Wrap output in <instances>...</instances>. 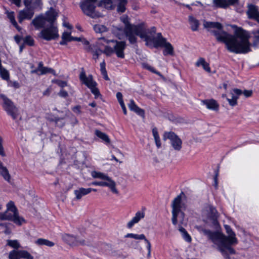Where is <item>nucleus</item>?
<instances>
[{"label":"nucleus","mask_w":259,"mask_h":259,"mask_svg":"<svg viewBox=\"0 0 259 259\" xmlns=\"http://www.w3.org/2000/svg\"><path fill=\"white\" fill-rule=\"evenodd\" d=\"M203 26L207 29H217L218 30L210 31L215 36L218 41L225 44L227 49L230 52L246 54L251 51V44L249 41V34L242 28L237 29L235 35H232L223 31V25L219 22L205 21Z\"/></svg>","instance_id":"f257e3e1"},{"label":"nucleus","mask_w":259,"mask_h":259,"mask_svg":"<svg viewBox=\"0 0 259 259\" xmlns=\"http://www.w3.org/2000/svg\"><path fill=\"white\" fill-rule=\"evenodd\" d=\"M224 227L228 235V236L208 229H204L202 231L209 240L217 246L218 249L224 257L230 259L229 254L235 253V250L231 247V245L236 244L238 243V240L235 237V233L230 226L225 225Z\"/></svg>","instance_id":"f03ea898"},{"label":"nucleus","mask_w":259,"mask_h":259,"mask_svg":"<svg viewBox=\"0 0 259 259\" xmlns=\"http://www.w3.org/2000/svg\"><path fill=\"white\" fill-rule=\"evenodd\" d=\"M91 174L93 178L102 180L101 181H93L91 183V185L107 187L110 189L113 193L115 194L118 193V190L116 188L115 182L107 174L96 170L92 171Z\"/></svg>","instance_id":"7ed1b4c3"},{"label":"nucleus","mask_w":259,"mask_h":259,"mask_svg":"<svg viewBox=\"0 0 259 259\" xmlns=\"http://www.w3.org/2000/svg\"><path fill=\"white\" fill-rule=\"evenodd\" d=\"M110 42L112 44V47L106 46L104 50V54L109 56L113 53H115L118 58H124V51L126 46L125 41L116 40H110L107 41V44Z\"/></svg>","instance_id":"20e7f679"},{"label":"nucleus","mask_w":259,"mask_h":259,"mask_svg":"<svg viewBox=\"0 0 259 259\" xmlns=\"http://www.w3.org/2000/svg\"><path fill=\"white\" fill-rule=\"evenodd\" d=\"M156 33V28L152 27L150 29H147L144 23L139 24V27L137 28L134 35L139 36L142 39H144L146 42V45L149 43H153L155 40V34Z\"/></svg>","instance_id":"39448f33"},{"label":"nucleus","mask_w":259,"mask_h":259,"mask_svg":"<svg viewBox=\"0 0 259 259\" xmlns=\"http://www.w3.org/2000/svg\"><path fill=\"white\" fill-rule=\"evenodd\" d=\"M97 0H83L80 3V7L83 13L92 18H96L103 16V15L95 10L98 6Z\"/></svg>","instance_id":"423d86ee"},{"label":"nucleus","mask_w":259,"mask_h":259,"mask_svg":"<svg viewBox=\"0 0 259 259\" xmlns=\"http://www.w3.org/2000/svg\"><path fill=\"white\" fill-rule=\"evenodd\" d=\"M120 20L125 25L124 32L128 41L131 44H136L137 41V38L134 35V33L139 27V24H131L129 22L128 18L127 16L124 15L122 16L120 18Z\"/></svg>","instance_id":"0eeeda50"},{"label":"nucleus","mask_w":259,"mask_h":259,"mask_svg":"<svg viewBox=\"0 0 259 259\" xmlns=\"http://www.w3.org/2000/svg\"><path fill=\"white\" fill-rule=\"evenodd\" d=\"M79 77L82 83L91 90V92L95 95V98H97L100 95L99 90L96 88L97 84L94 80L92 75L90 74L87 76L83 69L82 68Z\"/></svg>","instance_id":"6e6552de"},{"label":"nucleus","mask_w":259,"mask_h":259,"mask_svg":"<svg viewBox=\"0 0 259 259\" xmlns=\"http://www.w3.org/2000/svg\"><path fill=\"white\" fill-rule=\"evenodd\" d=\"M39 36L48 41L57 38L59 34L56 24L46 25L39 33Z\"/></svg>","instance_id":"1a4fd4ad"},{"label":"nucleus","mask_w":259,"mask_h":259,"mask_svg":"<svg viewBox=\"0 0 259 259\" xmlns=\"http://www.w3.org/2000/svg\"><path fill=\"white\" fill-rule=\"evenodd\" d=\"M213 4L215 7L227 9L230 6H234L237 12H243V4L239 0H213Z\"/></svg>","instance_id":"9d476101"},{"label":"nucleus","mask_w":259,"mask_h":259,"mask_svg":"<svg viewBox=\"0 0 259 259\" xmlns=\"http://www.w3.org/2000/svg\"><path fill=\"white\" fill-rule=\"evenodd\" d=\"M0 98L3 100V107L7 113L12 116L13 119H16L18 115V110L14 105L13 103L5 95L0 94Z\"/></svg>","instance_id":"9b49d317"},{"label":"nucleus","mask_w":259,"mask_h":259,"mask_svg":"<svg viewBox=\"0 0 259 259\" xmlns=\"http://www.w3.org/2000/svg\"><path fill=\"white\" fill-rule=\"evenodd\" d=\"M0 98L3 100V107L7 113L12 116L13 119H16L18 115V110L14 105L13 103L5 95L0 94Z\"/></svg>","instance_id":"f8f14e48"},{"label":"nucleus","mask_w":259,"mask_h":259,"mask_svg":"<svg viewBox=\"0 0 259 259\" xmlns=\"http://www.w3.org/2000/svg\"><path fill=\"white\" fill-rule=\"evenodd\" d=\"M166 139L170 140L171 145L175 150L180 151L182 148V140L174 132H165L163 134V140Z\"/></svg>","instance_id":"ddd939ff"},{"label":"nucleus","mask_w":259,"mask_h":259,"mask_svg":"<svg viewBox=\"0 0 259 259\" xmlns=\"http://www.w3.org/2000/svg\"><path fill=\"white\" fill-rule=\"evenodd\" d=\"M62 239L68 244L71 246H78L79 245H84L85 241L78 239L76 236L69 234H64L62 235Z\"/></svg>","instance_id":"4468645a"},{"label":"nucleus","mask_w":259,"mask_h":259,"mask_svg":"<svg viewBox=\"0 0 259 259\" xmlns=\"http://www.w3.org/2000/svg\"><path fill=\"white\" fill-rule=\"evenodd\" d=\"M10 211L6 210L4 212V214L6 215L7 218H10V219H6V220L11 221L13 222L15 224L18 225H21L22 223L25 221V220L19 216L18 213L15 212H9Z\"/></svg>","instance_id":"2eb2a0df"},{"label":"nucleus","mask_w":259,"mask_h":259,"mask_svg":"<svg viewBox=\"0 0 259 259\" xmlns=\"http://www.w3.org/2000/svg\"><path fill=\"white\" fill-rule=\"evenodd\" d=\"M34 15V12L29 9H25L19 12L18 19L19 23H22L24 20H30Z\"/></svg>","instance_id":"dca6fc26"},{"label":"nucleus","mask_w":259,"mask_h":259,"mask_svg":"<svg viewBox=\"0 0 259 259\" xmlns=\"http://www.w3.org/2000/svg\"><path fill=\"white\" fill-rule=\"evenodd\" d=\"M247 14L250 19H253L259 22V12L256 6L252 4H248Z\"/></svg>","instance_id":"f3484780"},{"label":"nucleus","mask_w":259,"mask_h":259,"mask_svg":"<svg viewBox=\"0 0 259 259\" xmlns=\"http://www.w3.org/2000/svg\"><path fill=\"white\" fill-rule=\"evenodd\" d=\"M31 24L34 25L36 29L44 28L46 26V19L42 15L38 16L33 19Z\"/></svg>","instance_id":"a211bd4d"},{"label":"nucleus","mask_w":259,"mask_h":259,"mask_svg":"<svg viewBox=\"0 0 259 259\" xmlns=\"http://www.w3.org/2000/svg\"><path fill=\"white\" fill-rule=\"evenodd\" d=\"M145 217V213L143 211H137L134 217L127 224V227L129 229L132 228L135 224L138 223Z\"/></svg>","instance_id":"6ab92c4d"},{"label":"nucleus","mask_w":259,"mask_h":259,"mask_svg":"<svg viewBox=\"0 0 259 259\" xmlns=\"http://www.w3.org/2000/svg\"><path fill=\"white\" fill-rule=\"evenodd\" d=\"M91 193V190L82 187L79 188L74 191V194L76 200H80L83 196Z\"/></svg>","instance_id":"aec40b11"},{"label":"nucleus","mask_w":259,"mask_h":259,"mask_svg":"<svg viewBox=\"0 0 259 259\" xmlns=\"http://www.w3.org/2000/svg\"><path fill=\"white\" fill-rule=\"evenodd\" d=\"M184 194L183 192L181 193L177 196L173 200L172 203V211H181V203L182 201L181 195Z\"/></svg>","instance_id":"412c9836"},{"label":"nucleus","mask_w":259,"mask_h":259,"mask_svg":"<svg viewBox=\"0 0 259 259\" xmlns=\"http://www.w3.org/2000/svg\"><path fill=\"white\" fill-rule=\"evenodd\" d=\"M128 107L131 110L134 111L138 115L142 116H144V111L137 106L133 99L130 100Z\"/></svg>","instance_id":"4be33fe9"},{"label":"nucleus","mask_w":259,"mask_h":259,"mask_svg":"<svg viewBox=\"0 0 259 259\" xmlns=\"http://www.w3.org/2000/svg\"><path fill=\"white\" fill-rule=\"evenodd\" d=\"M189 23L192 31H197L198 29L199 21L192 16H189L188 18Z\"/></svg>","instance_id":"5701e85b"},{"label":"nucleus","mask_w":259,"mask_h":259,"mask_svg":"<svg viewBox=\"0 0 259 259\" xmlns=\"http://www.w3.org/2000/svg\"><path fill=\"white\" fill-rule=\"evenodd\" d=\"M46 22H48L49 24H55V21L57 18V14L53 10L48 12L46 14Z\"/></svg>","instance_id":"b1692460"},{"label":"nucleus","mask_w":259,"mask_h":259,"mask_svg":"<svg viewBox=\"0 0 259 259\" xmlns=\"http://www.w3.org/2000/svg\"><path fill=\"white\" fill-rule=\"evenodd\" d=\"M203 104L206 105L207 108L213 110H217L219 107L216 101L213 99L203 101Z\"/></svg>","instance_id":"393cba45"},{"label":"nucleus","mask_w":259,"mask_h":259,"mask_svg":"<svg viewBox=\"0 0 259 259\" xmlns=\"http://www.w3.org/2000/svg\"><path fill=\"white\" fill-rule=\"evenodd\" d=\"M195 65L199 67L201 65L204 70L208 72H210L211 70L209 64L207 63L203 58H199L196 62Z\"/></svg>","instance_id":"a878e982"},{"label":"nucleus","mask_w":259,"mask_h":259,"mask_svg":"<svg viewBox=\"0 0 259 259\" xmlns=\"http://www.w3.org/2000/svg\"><path fill=\"white\" fill-rule=\"evenodd\" d=\"M95 134L97 137L101 139L106 144H109L110 142V140L108 135L105 133H103L99 130H96Z\"/></svg>","instance_id":"bb28decb"},{"label":"nucleus","mask_w":259,"mask_h":259,"mask_svg":"<svg viewBox=\"0 0 259 259\" xmlns=\"http://www.w3.org/2000/svg\"><path fill=\"white\" fill-rule=\"evenodd\" d=\"M209 217L212 220L213 223L215 224L218 217V213L217 209L213 206H210L209 207Z\"/></svg>","instance_id":"cd10ccee"},{"label":"nucleus","mask_w":259,"mask_h":259,"mask_svg":"<svg viewBox=\"0 0 259 259\" xmlns=\"http://www.w3.org/2000/svg\"><path fill=\"white\" fill-rule=\"evenodd\" d=\"M99 7H104L107 9L112 10L114 8L112 0H102L98 4Z\"/></svg>","instance_id":"c85d7f7f"},{"label":"nucleus","mask_w":259,"mask_h":259,"mask_svg":"<svg viewBox=\"0 0 259 259\" xmlns=\"http://www.w3.org/2000/svg\"><path fill=\"white\" fill-rule=\"evenodd\" d=\"M35 243L38 245H46L48 247H53L55 245V243L53 242L44 238L38 239L35 241Z\"/></svg>","instance_id":"c756f323"},{"label":"nucleus","mask_w":259,"mask_h":259,"mask_svg":"<svg viewBox=\"0 0 259 259\" xmlns=\"http://www.w3.org/2000/svg\"><path fill=\"white\" fill-rule=\"evenodd\" d=\"M0 175H1L6 181H10V175L7 168L2 165V163H0Z\"/></svg>","instance_id":"7c9ffc66"},{"label":"nucleus","mask_w":259,"mask_h":259,"mask_svg":"<svg viewBox=\"0 0 259 259\" xmlns=\"http://www.w3.org/2000/svg\"><path fill=\"white\" fill-rule=\"evenodd\" d=\"M167 42L165 38L161 37L159 39H155L153 44L155 48H157L158 47H163Z\"/></svg>","instance_id":"2f4dec72"},{"label":"nucleus","mask_w":259,"mask_h":259,"mask_svg":"<svg viewBox=\"0 0 259 259\" xmlns=\"http://www.w3.org/2000/svg\"><path fill=\"white\" fill-rule=\"evenodd\" d=\"M152 134L154 138L155 142L156 145V146L158 148H160L161 146V142L160 138L158 135V133L157 132V130L156 127H154L152 130Z\"/></svg>","instance_id":"473e14b6"},{"label":"nucleus","mask_w":259,"mask_h":259,"mask_svg":"<svg viewBox=\"0 0 259 259\" xmlns=\"http://www.w3.org/2000/svg\"><path fill=\"white\" fill-rule=\"evenodd\" d=\"M163 47L165 48L163 52V55L164 56L167 55H172L174 54V48L169 42H168L166 43Z\"/></svg>","instance_id":"72a5a7b5"},{"label":"nucleus","mask_w":259,"mask_h":259,"mask_svg":"<svg viewBox=\"0 0 259 259\" xmlns=\"http://www.w3.org/2000/svg\"><path fill=\"white\" fill-rule=\"evenodd\" d=\"M8 17L10 19L11 22L12 24L14 25V26L18 30L20 31L21 30V28L19 27L17 22L16 21L15 19V16H14V12H11L8 13Z\"/></svg>","instance_id":"f704fd0d"},{"label":"nucleus","mask_w":259,"mask_h":259,"mask_svg":"<svg viewBox=\"0 0 259 259\" xmlns=\"http://www.w3.org/2000/svg\"><path fill=\"white\" fill-rule=\"evenodd\" d=\"M179 231L182 234L183 238L186 241L188 242H190L191 241V237L190 235L188 233L185 229H184L182 227H181L179 228Z\"/></svg>","instance_id":"c9c22d12"},{"label":"nucleus","mask_w":259,"mask_h":259,"mask_svg":"<svg viewBox=\"0 0 259 259\" xmlns=\"http://www.w3.org/2000/svg\"><path fill=\"white\" fill-rule=\"evenodd\" d=\"M20 259H33V256L27 250H19Z\"/></svg>","instance_id":"e433bc0d"},{"label":"nucleus","mask_w":259,"mask_h":259,"mask_svg":"<svg viewBox=\"0 0 259 259\" xmlns=\"http://www.w3.org/2000/svg\"><path fill=\"white\" fill-rule=\"evenodd\" d=\"M127 4L126 0H119L117 6V11L118 12L123 13L125 11V5Z\"/></svg>","instance_id":"4c0bfd02"},{"label":"nucleus","mask_w":259,"mask_h":259,"mask_svg":"<svg viewBox=\"0 0 259 259\" xmlns=\"http://www.w3.org/2000/svg\"><path fill=\"white\" fill-rule=\"evenodd\" d=\"M7 245L17 250L21 247V245L17 240H8L7 241Z\"/></svg>","instance_id":"58836bf2"},{"label":"nucleus","mask_w":259,"mask_h":259,"mask_svg":"<svg viewBox=\"0 0 259 259\" xmlns=\"http://www.w3.org/2000/svg\"><path fill=\"white\" fill-rule=\"evenodd\" d=\"M145 235L143 234H137L133 233H128L125 236L126 238H132L136 240H143L145 239Z\"/></svg>","instance_id":"ea45409f"},{"label":"nucleus","mask_w":259,"mask_h":259,"mask_svg":"<svg viewBox=\"0 0 259 259\" xmlns=\"http://www.w3.org/2000/svg\"><path fill=\"white\" fill-rule=\"evenodd\" d=\"M7 210L10 211L11 212L18 213V210L14 202L12 201H10L7 204Z\"/></svg>","instance_id":"a19ab883"},{"label":"nucleus","mask_w":259,"mask_h":259,"mask_svg":"<svg viewBox=\"0 0 259 259\" xmlns=\"http://www.w3.org/2000/svg\"><path fill=\"white\" fill-rule=\"evenodd\" d=\"M94 29L97 33H102L107 31V28L105 26L100 24L95 25Z\"/></svg>","instance_id":"79ce46f5"},{"label":"nucleus","mask_w":259,"mask_h":259,"mask_svg":"<svg viewBox=\"0 0 259 259\" xmlns=\"http://www.w3.org/2000/svg\"><path fill=\"white\" fill-rule=\"evenodd\" d=\"M19 250L14 249L9 253V259H20Z\"/></svg>","instance_id":"37998d69"},{"label":"nucleus","mask_w":259,"mask_h":259,"mask_svg":"<svg viewBox=\"0 0 259 259\" xmlns=\"http://www.w3.org/2000/svg\"><path fill=\"white\" fill-rule=\"evenodd\" d=\"M48 73H50L54 75H56V71L53 69L47 67H45L44 68H42V70H40V73H38V75H43Z\"/></svg>","instance_id":"c03bdc74"},{"label":"nucleus","mask_w":259,"mask_h":259,"mask_svg":"<svg viewBox=\"0 0 259 259\" xmlns=\"http://www.w3.org/2000/svg\"><path fill=\"white\" fill-rule=\"evenodd\" d=\"M0 75L2 78L4 80H7L9 79V73L8 71L2 66L0 67Z\"/></svg>","instance_id":"a18cd8bd"},{"label":"nucleus","mask_w":259,"mask_h":259,"mask_svg":"<svg viewBox=\"0 0 259 259\" xmlns=\"http://www.w3.org/2000/svg\"><path fill=\"white\" fill-rule=\"evenodd\" d=\"M242 94V92L241 90L238 89H234L232 92H231V98H236V101L238 99V97Z\"/></svg>","instance_id":"49530a36"},{"label":"nucleus","mask_w":259,"mask_h":259,"mask_svg":"<svg viewBox=\"0 0 259 259\" xmlns=\"http://www.w3.org/2000/svg\"><path fill=\"white\" fill-rule=\"evenodd\" d=\"M219 165L218 166L217 169L214 171V176L213 178V186L215 189H218V178L219 175Z\"/></svg>","instance_id":"de8ad7c7"},{"label":"nucleus","mask_w":259,"mask_h":259,"mask_svg":"<svg viewBox=\"0 0 259 259\" xmlns=\"http://www.w3.org/2000/svg\"><path fill=\"white\" fill-rule=\"evenodd\" d=\"M93 52V56H94V59L96 60L98 58L99 56L102 54L104 53V50H102L100 48H97L95 50H93L92 49V50L91 51Z\"/></svg>","instance_id":"09e8293b"},{"label":"nucleus","mask_w":259,"mask_h":259,"mask_svg":"<svg viewBox=\"0 0 259 259\" xmlns=\"http://www.w3.org/2000/svg\"><path fill=\"white\" fill-rule=\"evenodd\" d=\"M82 44L84 45V49L90 52L92 50V48L89 45V42L84 38H82L81 41Z\"/></svg>","instance_id":"8fccbe9b"},{"label":"nucleus","mask_w":259,"mask_h":259,"mask_svg":"<svg viewBox=\"0 0 259 259\" xmlns=\"http://www.w3.org/2000/svg\"><path fill=\"white\" fill-rule=\"evenodd\" d=\"M52 82L56 83L61 88H64L67 85V82L65 81H63L59 79H56L52 80Z\"/></svg>","instance_id":"3c124183"},{"label":"nucleus","mask_w":259,"mask_h":259,"mask_svg":"<svg viewBox=\"0 0 259 259\" xmlns=\"http://www.w3.org/2000/svg\"><path fill=\"white\" fill-rule=\"evenodd\" d=\"M72 36H71V33L68 32H64L62 34V39L66 40L67 41H71V38Z\"/></svg>","instance_id":"603ef678"},{"label":"nucleus","mask_w":259,"mask_h":259,"mask_svg":"<svg viewBox=\"0 0 259 259\" xmlns=\"http://www.w3.org/2000/svg\"><path fill=\"white\" fill-rule=\"evenodd\" d=\"M24 42L30 46L34 45V40L30 36H27L25 37Z\"/></svg>","instance_id":"864d4df0"},{"label":"nucleus","mask_w":259,"mask_h":259,"mask_svg":"<svg viewBox=\"0 0 259 259\" xmlns=\"http://www.w3.org/2000/svg\"><path fill=\"white\" fill-rule=\"evenodd\" d=\"M108 40L106 39L104 37H101L98 39L97 41L96 42V46L97 48H100L102 45H103V42H105L107 44V41Z\"/></svg>","instance_id":"5fc2aeb1"},{"label":"nucleus","mask_w":259,"mask_h":259,"mask_svg":"<svg viewBox=\"0 0 259 259\" xmlns=\"http://www.w3.org/2000/svg\"><path fill=\"white\" fill-rule=\"evenodd\" d=\"M180 211H172V223L174 225H176L177 224V217L179 214V213Z\"/></svg>","instance_id":"6e6d98bb"},{"label":"nucleus","mask_w":259,"mask_h":259,"mask_svg":"<svg viewBox=\"0 0 259 259\" xmlns=\"http://www.w3.org/2000/svg\"><path fill=\"white\" fill-rule=\"evenodd\" d=\"M41 0H24V3L26 7L30 6L31 4H35L39 2Z\"/></svg>","instance_id":"4d7b16f0"},{"label":"nucleus","mask_w":259,"mask_h":259,"mask_svg":"<svg viewBox=\"0 0 259 259\" xmlns=\"http://www.w3.org/2000/svg\"><path fill=\"white\" fill-rule=\"evenodd\" d=\"M227 101H228L229 105L231 106H235L237 104V101H236V98H227Z\"/></svg>","instance_id":"13d9d810"},{"label":"nucleus","mask_w":259,"mask_h":259,"mask_svg":"<svg viewBox=\"0 0 259 259\" xmlns=\"http://www.w3.org/2000/svg\"><path fill=\"white\" fill-rule=\"evenodd\" d=\"M142 66L143 68L150 71L152 72H153L155 69L153 67H151L150 65L147 63H143Z\"/></svg>","instance_id":"bf43d9fd"},{"label":"nucleus","mask_w":259,"mask_h":259,"mask_svg":"<svg viewBox=\"0 0 259 259\" xmlns=\"http://www.w3.org/2000/svg\"><path fill=\"white\" fill-rule=\"evenodd\" d=\"M58 95L60 97L63 98H66L68 96V93L64 90H61Z\"/></svg>","instance_id":"052dcab7"},{"label":"nucleus","mask_w":259,"mask_h":259,"mask_svg":"<svg viewBox=\"0 0 259 259\" xmlns=\"http://www.w3.org/2000/svg\"><path fill=\"white\" fill-rule=\"evenodd\" d=\"M116 96L119 104L123 102L122 95L120 92H117Z\"/></svg>","instance_id":"680f3d73"},{"label":"nucleus","mask_w":259,"mask_h":259,"mask_svg":"<svg viewBox=\"0 0 259 259\" xmlns=\"http://www.w3.org/2000/svg\"><path fill=\"white\" fill-rule=\"evenodd\" d=\"M252 94L251 90H244L242 94H243L246 97H249L252 95Z\"/></svg>","instance_id":"e2e57ef3"},{"label":"nucleus","mask_w":259,"mask_h":259,"mask_svg":"<svg viewBox=\"0 0 259 259\" xmlns=\"http://www.w3.org/2000/svg\"><path fill=\"white\" fill-rule=\"evenodd\" d=\"M0 155H1L2 156H5V154L4 151V148L2 145V139L0 137Z\"/></svg>","instance_id":"0e129e2a"},{"label":"nucleus","mask_w":259,"mask_h":259,"mask_svg":"<svg viewBox=\"0 0 259 259\" xmlns=\"http://www.w3.org/2000/svg\"><path fill=\"white\" fill-rule=\"evenodd\" d=\"M143 240H144L145 242L147 244V246L146 247H147V249L148 250V253H149V254H150V251H151V243L149 241V240L146 238L145 237V239H144Z\"/></svg>","instance_id":"69168bd1"},{"label":"nucleus","mask_w":259,"mask_h":259,"mask_svg":"<svg viewBox=\"0 0 259 259\" xmlns=\"http://www.w3.org/2000/svg\"><path fill=\"white\" fill-rule=\"evenodd\" d=\"M80 109L81 107L79 105H77L72 108V110L73 112L77 113L78 114L80 113Z\"/></svg>","instance_id":"338daca9"},{"label":"nucleus","mask_w":259,"mask_h":259,"mask_svg":"<svg viewBox=\"0 0 259 259\" xmlns=\"http://www.w3.org/2000/svg\"><path fill=\"white\" fill-rule=\"evenodd\" d=\"M100 68L101 73L106 71L105 68V62L104 61L100 63Z\"/></svg>","instance_id":"774afa93"}]
</instances>
